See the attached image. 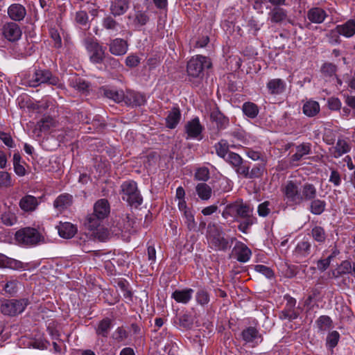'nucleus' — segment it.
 <instances>
[{"label":"nucleus","mask_w":355,"mask_h":355,"mask_svg":"<svg viewBox=\"0 0 355 355\" xmlns=\"http://www.w3.org/2000/svg\"><path fill=\"white\" fill-rule=\"evenodd\" d=\"M282 193L290 206H297L304 201H308L316 197L317 190L315 186L305 183L302 186L300 182L289 180L282 189Z\"/></svg>","instance_id":"1"},{"label":"nucleus","mask_w":355,"mask_h":355,"mask_svg":"<svg viewBox=\"0 0 355 355\" xmlns=\"http://www.w3.org/2000/svg\"><path fill=\"white\" fill-rule=\"evenodd\" d=\"M121 198L129 205L135 208L142 204L143 198L137 188V184L132 180L125 181L121 185Z\"/></svg>","instance_id":"2"},{"label":"nucleus","mask_w":355,"mask_h":355,"mask_svg":"<svg viewBox=\"0 0 355 355\" xmlns=\"http://www.w3.org/2000/svg\"><path fill=\"white\" fill-rule=\"evenodd\" d=\"M28 303L26 298L0 300V312L4 315L16 316L25 310Z\"/></svg>","instance_id":"3"},{"label":"nucleus","mask_w":355,"mask_h":355,"mask_svg":"<svg viewBox=\"0 0 355 355\" xmlns=\"http://www.w3.org/2000/svg\"><path fill=\"white\" fill-rule=\"evenodd\" d=\"M207 239L209 247L216 251H226L230 248L229 241L225 239L222 230L215 225H209Z\"/></svg>","instance_id":"4"},{"label":"nucleus","mask_w":355,"mask_h":355,"mask_svg":"<svg viewBox=\"0 0 355 355\" xmlns=\"http://www.w3.org/2000/svg\"><path fill=\"white\" fill-rule=\"evenodd\" d=\"M211 62L207 57L196 55L192 57L187 62V72L189 77L202 78L204 75V69L209 68Z\"/></svg>","instance_id":"5"},{"label":"nucleus","mask_w":355,"mask_h":355,"mask_svg":"<svg viewBox=\"0 0 355 355\" xmlns=\"http://www.w3.org/2000/svg\"><path fill=\"white\" fill-rule=\"evenodd\" d=\"M252 211L253 209L249 205L243 203L242 200H237L227 205L223 210L222 216L225 218H228L230 216L243 218L251 215Z\"/></svg>","instance_id":"6"},{"label":"nucleus","mask_w":355,"mask_h":355,"mask_svg":"<svg viewBox=\"0 0 355 355\" xmlns=\"http://www.w3.org/2000/svg\"><path fill=\"white\" fill-rule=\"evenodd\" d=\"M42 84L59 85V78L46 69H37L28 80L30 87H36Z\"/></svg>","instance_id":"7"},{"label":"nucleus","mask_w":355,"mask_h":355,"mask_svg":"<svg viewBox=\"0 0 355 355\" xmlns=\"http://www.w3.org/2000/svg\"><path fill=\"white\" fill-rule=\"evenodd\" d=\"M355 34V20L349 19L345 23L338 25L336 27L331 30L327 36L331 39L330 42L339 43V35L345 37H351Z\"/></svg>","instance_id":"8"},{"label":"nucleus","mask_w":355,"mask_h":355,"mask_svg":"<svg viewBox=\"0 0 355 355\" xmlns=\"http://www.w3.org/2000/svg\"><path fill=\"white\" fill-rule=\"evenodd\" d=\"M86 49L90 53V60L93 63L103 62L105 58V49L94 38L87 37L84 40Z\"/></svg>","instance_id":"9"},{"label":"nucleus","mask_w":355,"mask_h":355,"mask_svg":"<svg viewBox=\"0 0 355 355\" xmlns=\"http://www.w3.org/2000/svg\"><path fill=\"white\" fill-rule=\"evenodd\" d=\"M15 238L20 243L33 245L37 244L41 241L42 236L36 229L26 227L17 231Z\"/></svg>","instance_id":"10"},{"label":"nucleus","mask_w":355,"mask_h":355,"mask_svg":"<svg viewBox=\"0 0 355 355\" xmlns=\"http://www.w3.org/2000/svg\"><path fill=\"white\" fill-rule=\"evenodd\" d=\"M267 162H259L254 164L250 169L249 164L246 163L243 170L240 171V175L245 179H259L261 178L266 171Z\"/></svg>","instance_id":"11"},{"label":"nucleus","mask_w":355,"mask_h":355,"mask_svg":"<svg viewBox=\"0 0 355 355\" xmlns=\"http://www.w3.org/2000/svg\"><path fill=\"white\" fill-rule=\"evenodd\" d=\"M241 336L245 344H249L252 347L257 346L263 340L261 334L253 327L244 329L241 333Z\"/></svg>","instance_id":"12"},{"label":"nucleus","mask_w":355,"mask_h":355,"mask_svg":"<svg viewBox=\"0 0 355 355\" xmlns=\"http://www.w3.org/2000/svg\"><path fill=\"white\" fill-rule=\"evenodd\" d=\"M185 132L187 133V139H197L198 140L202 139V132L203 127L200 123L198 118H195L188 121L185 126Z\"/></svg>","instance_id":"13"},{"label":"nucleus","mask_w":355,"mask_h":355,"mask_svg":"<svg viewBox=\"0 0 355 355\" xmlns=\"http://www.w3.org/2000/svg\"><path fill=\"white\" fill-rule=\"evenodd\" d=\"M3 35L10 42H15L20 39L21 30L15 22H7L2 28Z\"/></svg>","instance_id":"14"},{"label":"nucleus","mask_w":355,"mask_h":355,"mask_svg":"<svg viewBox=\"0 0 355 355\" xmlns=\"http://www.w3.org/2000/svg\"><path fill=\"white\" fill-rule=\"evenodd\" d=\"M296 300L292 297H286L285 308L279 312V317L281 320H293L298 317V313L294 310Z\"/></svg>","instance_id":"15"},{"label":"nucleus","mask_w":355,"mask_h":355,"mask_svg":"<svg viewBox=\"0 0 355 355\" xmlns=\"http://www.w3.org/2000/svg\"><path fill=\"white\" fill-rule=\"evenodd\" d=\"M107 45L109 46V51L116 56L125 55L128 49L127 41L121 38L112 39Z\"/></svg>","instance_id":"16"},{"label":"nucleus","mask_w":355,"mask_h":355,"mask_svg":"<svg viewBox=\"0 0 355 355\" xmlns=\"http://www.w3.org/2000/svg\"><path fill=\"white\" fill-rule=\"evenodd\" d=\"M7 13L12 21H21L26 16V9L22 4L14 3L8 6Z\"/></svg>","instance_id":"17"},{"label":"nucleus","mask_w":355,"mask_h":355,"mask_svg":"<svg viewBox=\"0 0 355 355\" xmlns=\"http://www.w3.org/2000/svg\"><path fill=\"white\" fill-rule=\"evenodd\" d=\"M100 95L112 100L115 103H121L124 100L125 94L122 90H117L114 88L103 86L99 89Z\"/></svg>","instance_id":"18"},{"label":"nucleus","mask_w":355,"mask_h":355,"mask_svg":"<svg viewBox=\"0 0 355 355\" xmlns=\"http://www.w3.org/2000/svg\"><path fill=\"white\" fill-rule=\"evenodd\" d=\"M123 101L128 105L138 107L145 104L146 97L141 93L130 90L127 91Z\"/></svg>","instance_id":"19"},{"label":"nucleus","mask_w":355,"mask_h":355,"mask_svg":"<svg viewBox=\"0 0 355 355\" xmlns=\"http://www.w3.org/2000/svg\"><path fill=\"white\" fill-rule=\"evenodd\" d=\"M223 159L234 168L238 175H240V171L247 163L239 154L234 152L229 153Z\"/></svg>","instance_id":"20"},{"label":"nucleus","mask_w":355,"mask_h":355,"mask_svg":"<svg viewBox=\"0 0 355 355\" xmlns=\"http://www.w3.org/2000/svg\"><path fill=\"white\" fill-rule=\"evenodd\" d=\"M130 7L129 0H112L110 4V13L114 17L124 15Z\"/></svg>","instance_id":"21"},{"label":"nucleus","mask_w":355,"mask_h":355,"mask_svg":"<svg viewBox=\"0 0 355 355\" xmlns=\"http://www.w3.org/2000/svg\"><path fill=\"white\" fill-rule=\"evenodd\" d=\"M268 20L271 24H281L288 17L286 10L281 7H273L268 14Z\"/></svg>","instance_id":"22"},{"label":"nucleus","mask_w":355,"mask_h":355,"mask_svg":"<svg viewBox=\"0 0 355 355\" xmlns=\"http://www.w3.org/2000/svg\"><path fill=\"white\" fill-rule=\"evenodd\" d=\"M234 251L238 261L241 263L247 262L251 257L252 252L250 248L242 242H236Z\"/></svg>","instance_id":"23"},{"label":"nucleus","mask_w":355,"mask_h":355,"mask_svg":"<svg viewBox=\"0 0 355 355\" xmlns=\"http://www.w3.org/2000/svg\"><path fill=\"white\" fill-rule=\"evenodd\" d=\"M311 153V144L309 143H303L296 146V152L290 157V162L293 165L300 161L305 155Z\"/></svg>","instance_id":"24"},{"label":"nucleus","mask_w":355,"mask_h":355,"mask_svg":"<svg viewBox=\"0 0 355 355\" xmlns=\"http://www.w3.org/2000/svg\"><path fill=\"white\" fill-rule=\"evenodd\" d=\"M350 148V146L347 141L343 139H338L336 146L329 148V152L334 157L338 158L349 152Z\"/></svg>","instance_id":"25"},{"label":"nucleus","mask_w":355,"mask_h":355,"mask_svg":"<svg viewBox=\"0 0 355 355\" xmlns=\"http://www.w3.org/2000/svg\"><path fill=\"white\" fill-rule=\"evenodd\" d=\"M57 228L59 235L64 239L72 238L77 232L76 227L68 222H60Z\"/></svg>","instance_id":"26"},{"label":"nucleus","mask_w":355,"mask_h":355,"mask_svg":"<svg viewBox=\"0 0 355 355\" xmlns=\"http://www.w3.org/2000/svg\"><path fill=\"white\" fill-rule=\"evenodd\" d=\"M327 17L326 12L318 7L312 8L307 12V18L310 21L315 24L322 23Z\"/></svg>","instance_id":"27"},{"label":"nucleus","mask_w":355,"mask_h":355,"mask_svg":"<svg viewBox=\"0 0 355 355\" xmlns=\"http://www.w3.org/2000/svg\"><path fill=\"white\" fill-rule=\"evenodd\" d=\"M94 213L102 219L105 218L110 213V205L106 199L98 200L94 206Z\"/></svg>","instance_id":"28"},{"label":"nucleus","mask_w":355,"mask_h":355,"mask_svg":"<svg viewBox=\"0 0 355 355\" xmlns=\"http://www.w3.org/2000/svg\"><path fill=\"white\" fill-rule=\"evenodd\" d=\"M193 290L186 288L175 290L171 295V297L178 303L187 304L191 299Z\"/></svg>","instance_id":"29"},{"label":"nucleus","mask_w":355,"mask_h":355,"mask_svg":"<svg viewBox=\"0 0 355 355\" xmlns=\"http://www.w3.org/2000/svg\"><path fill=\"white\" fill-rule=\"evenodd\" d=\"M72 203V196L67 193L60 195L54 201L53 206L59 211L62 212L67 209Z\"/></svg>","instance_id":"30"},{"label":"nucleus","mask_w":355,"mask_h":355,"mask_svg":"<svg viewBox=\"0 0 355 355\" xmlns=\"http://www.w3.org/2000/svg\"><path fill=\"white\" fill-rule=\"evenodd\" d=\"M320 110V107L318 102L313 100L306 101L302 107V112L304 114L309 117H313L316 116Z\"/></svg>","instance_id":"31"},{"label":"nucleus","mask_w":355,"mask_h":355,"mask_svg":"<svg viewBox=\"0 0 355 355\" xmlns=\"http://www.w3.org/2000/svg\"><path fill=\"white\" fill-rule=\"evenodd\" d=\"M37 205V198L31 195L25 196L19 201L20 208L25 211H32L35 209Z\"/></svg>","instance_id":"32"},{"label":"nucleus","mask_w":355,"mask_h":355,"mask_svg":"<svg viewBox=\"0 0 355 355\" xmlns=\"http://www.w3.org/2000/svg\"><path fill=\"white\" fill-rule=\"evenodd\" d=\"M285 87V82L280 78L272 79L267 83V88L271 94H281L284 91Z\"/></svg>","instance_id":"33"},{"label":"nucleus","mask_w":355,"mask_h":355,"mask_svg":"<svg viewBox=\"0 0 355 355\" xmlns=\"http://www.w3.org/2000/svg\"><path fill=\"white\" fill-rule=\"evenodd\" d=\"M311 243L308 241H300L295 249V255L297 258L306 257L311 253Z\"/></svg>","instance_id":"34"},{"label":"nucleus","mask_w":355,"mask_h":355,"mask_svg":"<svg viewBox=\"0 0 355 355\" xmlns=\"http://www.w3.org/2000/svg\"><path fill=\"white\" fill-rule=\"evenodd\" d=\"M310 200L311 202L309 210L311 214L314 215H320L325 211L327 203L324 200L315 199V198Z\"/></svg>","instance_id":"35"},{"label":"nucleus","mask_w":355,"mask_h":355,"mask_svg":"<svg viewBox=\"0 0 355 355\" xmlns=\"http://www.w3.org/2000/svg\"><path fill=\"white\" fill-rule=\"evenodd\" d=\"M196 192L202 200H208L212 194V189L209 185L202 182L196 186Z\"/></svg>","instance_id":"36"},{"label":"nucleus","mask_w":355,"mask_h":355,"mask_svg":"<svg viewBox=\"0 0 355 355\" xmlns=\"http://www.w3.org/2000/svg\"><path fill=\"white\" fill-rule=\"evenodd\" d=\"M55 126V121L52 117L44 116L37 123L35 131L47 132Z\"/></svg>","instance_id":"37"},{"label":"nucleus","mask_w":355,"mask_h":355,"mask_svg":"<svg viewBox=\"0 0 355 355\" xmlns=\"http://www.w3.org/2000/svg\"><path fill=\"white\" fill-rule=\"evenodd\" d=\"M212 121L216 123L219 130L225 129L229 124V119L225 116L220 111L214 110L210 115Z\"/></svg>","instance_id":"38"},{"label":"nucleus","mask_w":355,"mask_h":355,"mask_svg":"<svg viewBox=\"0 0 355 355\" xmlns=\"http://www.w3.org/2000/svg\"><path fill=\"white\" fill-rule=\"evenodd\" d=\"M180 117L181 113L179 108H173L172 110L169 112L166 119V126L171 129L175 128L179 123Z\"/></svg>","instance_id":"39"},{"label":"nucleus","mask_w":355,"mask_h":355,"mask_svg":"<svg viewBox=\"0 0 355 355\" xmlns=\"http://www.w3.org/2000/svg\"><path fill=\"white\" fill-rule=\"evenodd\" d=\"M112 327V320L105 318L101 320L96 329V333L98 336L107 338Z\"/></svg>","instance_id":"40"},{"label":"nucleus","mask_w":355,"mask_h":355,"mask_svg":"<svg viewBox=\"0 0 355 355\" xmlns=\"http://www.w3.org/2000/svg\"><path fill=\"white\" fill-rule=\"evenodd\" d=\"M102 26L110 33H116L120 28V24L110 15L103 19Z\"/></svg>","instance_id":"41"},{"label":"nucleus","mask_w":355,"mask_h":355,"mask_svg":"<svg viewBox=\"0 0 355 355\" xmlns=\"http://www.w3.org/2000/svg\"><path fill=\"white\" fill-rule=\"evenodd\" d=\"M229 148L230 145L225 139H221L214 145L216 155L223 159L231 152L229 150Z\"/></svg>","instance_id":"42"},{"label":"nucleus","mask_w":355,"mask_h":355,"mask_svg":"<svg viewBox=\"0 0 355 355\" xmlns=\"http://www.w3.org/2000/svg\"><path fill=\"white\" fill-rule=\"evenodd\" d=\"M243 112L249 118L254 119L259 114L258 106L252 102H245L242 106Z\"/></svg>","instance_id":"43"},{"label":"nucleus","mask_w":355,"mask_h":355,"mask_svg":"<svg viewBox=\"0 0 355 355\" xmlns=\"http://www.w3.org/2000/svg\"><path fill=\"white\" fill-rule=\"evenodd\" d=\"M135 222L129 216L120 219L116 224L119 230L121 232H130L133 229Z\"/></svg>","instance_id":"44"},{"label":"nucleus","mask_w":355,"mask_h":355,"mask_svg":"<svg viewBox=\"0 0 355 355\" xmlns=\"http://www.w3.org/2000/svg\"><path fill=\"white\" fill-rule=\"evenodd\" d=\"M101 218H99L96 214L94 212L91 214H89L86 218L85 222V225L89 230H96L101 225L102 220Z\"/></svg>","instance_id":"45"},{"label":"nucleus","mask_w":355,"mask_h":355,"mask_svg":"<svg viewBox=\"0 0 355 355\" xmlns=\"http://www.w3.org/2000/svg\"><path fill=\"white\" fill-rule=\"evenodd\" d=\"M311 236L318 243H324L326 241L327 234L322 227L315 226L311 230Z\"/></svg>","instance_id":"46"},{"label":"nucleus","mask_w":355,"mask_h":355,"mask_svg":"<svg viewBox=\"0 0 355 355\" xmlns=\"http://www.w3.org/2000/svg\"><path fill=\"white\" fill-rule=\"evenodd\" d=\"M150 19L146 11L137 10L135 14L133 23L136 26H142L146 25Z\"/></svg>","instance_id":"47"},{"label":"nucleus","mask_w":355,"mask_h":355,"mask_svg":"<svg viewBox=\"0 0 355 355\" xmlns=\"http://www.w3.org/2000/svg\"><path fill=\"white\" fill-rule=\"evenodd\" d=\"M245 155L253 161H259V162H267V158L264 153L254 150L252 148H247Z\"/></svg>","instance_id":"48"},{"label":"nucleus","mask_w":355,"mask_h":355,"mask_svg":"<svg viewBox=\"0 0 355 355\" xmlns=\"http://www.w3.org/2000/svg\"><path fill=\"white\" fill-rule=\"evenodd\" d=\"M316 324L320 331H325L332 326V320L327 315H322L316 320Z\"/></svg>","instance_id":"49"},{"label":"nucleus","mask_w":355,"mask_h":355,"mask_svg":"<svg viewBox=\"0 0 355 355\" xmlns=\"http://www.w3.org/2000/svg\"><path fill=\"white\" fill-rule=\"evenodd\" d=\"M2 223L7 226H12L17 223V218L14 211L9 209L1 215Z\"/></svg>","instance_id":"50"},{"label":"nucleus","mask_w":355,"mask_h":355,"mask_svg":"<svg viewBox=\"0 0 355 355\" xmlns=\"http://www.w3.org/2000/svg\"><path fill=\"white\" fill-rule=\"evenodd\" d=\"M0 265L4 266H8L15 269H19L22 268L21 262L17 260L9 259L6 256L1 254H0Z\"/></svg>","instance_id":"51"},{"label":"nucleus","mask_w":355,"mask_h":355,"mask_svg":"<svg viewBox=\"0 0 355 355\" xmlns=\"http://www.w3.org/2000/svg\"><path fill=\"white\" fill-rule=\"evenodd\" d=\"M243 218L244 220L240 222L238 226V229L243 233L246 234L250 227L256 222V218L253 217L252 214L249 215V216L244 217Z\"/></svg>","instance_id":"52"},{"label":"nucleus","mask_w":355,"mask_h":355,"mask_svg":"<svg viewBox=\"0 0 355 355\" xmlns=\"http://www.w3.org/2000/svg\"><path fill=\"white\" fill-rule=\"evenodd\" d=\"M178 321L180 327L185 329H190L193 326V318L192 315L189 314H184L180 316Z\"/></svg>","instance_id":"53"},{"label":"nucleus","mask_w":355,"mask_h":355,"mask_svg":"<svg viewBox=\"0 0 355 355\" xmlns=\"http://www.w3.org/2000/svg\"><path fill=\"white\" fill-rule=\"evenodd\" d=\"M196 300L198 304L205 306L209 302V295L205 289L200 288L196 294Z\"/></svg>","instance_id":"54"},{"label":"nucleus","mask_w":355,"mask_h":355,"mask_svg":"<svg viewBox=\"0 0 355 355\" xmlns=\"http://www.w3.org/2000/svg\"><path fill=\"white\" fill-rule=\"evenodd\" d=\"M210 178L209 170L207 167L198 168L195 173L194 178L198 181L206 182Z\"/></svg>","instance_id":"55"},{"label":"nucleus","mask_w":355,"mask_h":355,"mask_svg":"<svg viewBox=\"0 0 355 355\" xmlns=\"http://www.w3.org/2000/svg\"><path fill=\"white\" fill-rule=\"evenodd\" d=\"M184 223L186 224L187 228L191 231L195 230L196 228V223L194 219V214L192 211H185V213L183 214Z\"/></svg>","instance_id":"56"},{"label":"nucleus","mask_w":355,"mask_h":355,"mask_svg":"<svg viewBox=\"0 0 355 355\" xmlns=\"http://www.w3.org/2000/svg\"><path fill=\"white\" fill-rule=\"evenodd\" d=\"M353 264L352 265L349 261H343L338 268L337 275L334 272V276L337 277L339 275L353 272Z\"/></svg>","instance_id":"57"},{"label":"nucleus","mask_w":355,"mask_h":355,"mask_svg":"<svg viewBox=\"0 0 355 355\" xmlns=\"http://www.w3.org/2000/svg\"><path fill=\"white\" fill-rule=\"evenodd\" d=\"M71 85L80 92H85L89 88V84L81 78H76L71 82Z\"/></svg>","instance_id":"58"},{"label":"nucleus","mask_w":355,"mask_h":355,"mask_svg":"<svg viewBox=\"0 0 355 355\" xmlns=\"http://www.w3.org/2000/svg\"><path fill=\"white\" fill-rule=\"evenodd\" d=\"M339 338V333L337 331H333L328 334L327 338V343L331 348H334L337 345Z\"/></svg>","instance_id":"59"},{"label":"nucleus","mask_w":355,"mask_h":355,"mask_svg":"<svg viewBox=\"0 0 355 355\" xmlns=\"http://www.w3.org/2000/svg\"><path fill=\"white\" fill-rule=\"evenodd\" d=\"M105 127V124L98 118L93 119L92 126L87 128L88 132H101Z\"/></svg>","instance_id":"60"},{"label":"nucleus","mask_w":355,"mask_h":355,"mask_svg":"<svg viewBox=\"0 0 355 355\" xmlns=\"http://www.w3.org/2000/svg\"><path fill=\"white\" fill-rule=\"evenodd\" d=\"M75 20L81 26H86L89 21L88 15L85 11H78L76 14Z\"/></svg>","instance_id":"61"},{"label":"nucleus","mask_w":355,"mask_h":355,"mask_svg":"<svg viewBox=\"0 0 355 355\" xmlns=\"http://www.w3.org/2000/svg\"><path fill=\"white\" fill-rule=\"evenodd\" d=\"M255 270L265 275L267 278L270 279L273 277L274 272L269 267L263 265L255 266Z\"/></svg>","instance_id":"62"},{"label":"nucleus","mask_w":355,"mask_h":355,"mask_svg":"<svg viewBox=\"0 0 355 355\" xmlns=\"http://www.w3.org/2000/svg\"><path fill=\"white\" fill-rule=\"evenodd\" d=\"M11 185L10 175L6 171H0V187H8Z\"/></svg>","instance_id":"63"},{"label":"nucleus","mask_w":355,"mask_h":355,"mask_svg":"<svg viewBox=\"0 0 355 355\" xmlns=\"http://www.w3.org/2000/svg\"><path fill=\"white\" fill-rule=\"evenodd\" d=\"M336 71V67L331 63H325L322 65L321 71L322 73L327 76H332L335 74Z\"/></svg>","instance_id":"64"}]
</instances>
